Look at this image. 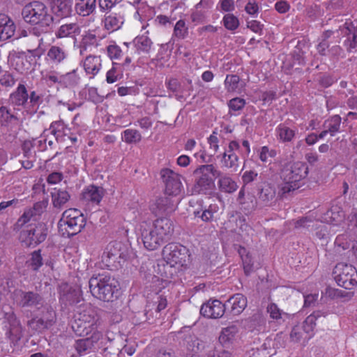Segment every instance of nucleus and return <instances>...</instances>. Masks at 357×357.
I'll list each match as a JSON object with an SVG mask.
<instances>
[{
	"mask_svg": "<svg viewBox=\"0 0 357 357\" xmlns=\"http://www.w3.org/2000/svg\"><path fill=\"white\" fill-rule=\"evenodd\" d=\"M258 174L254 170L245 171L242 176V181L245 185L256 180Z\"/></svg>",
	"mask_w": 357,
	"mask_h": 357,
	"instance_id": "774afa93",
	"label": "nucleus"
},
{
	"mask_svg": "<svg viewBox=\"0 0 357 357\" xmlns=\"http://www.w3.org/2000/svg\"><path fill=\"white\" fill-rule=\"evenodd\" d=\"M220 162L223 167L236 172L239 166V158L236 154L223 153L220 155Z\"/></svg>",
	"mask_w": 357,
	"mask_h": 357,
	"instance_id": "a19ab883",
	"label": "nucleus"
},
{
	"mask_svg": "<svg viewBox=\"0 0 357 357\" xmlns=\"http://www.w3.org/2000/svg\"><path fill=\"white\" fill-rule=\"evenodd\" d=\"M252 326L254 327L261 326L264 324L265 320L261 312H257L252 315L250 318Z\"/></svg>",
	"mask_w": 357,
	"mask_h": 357,
	"instance_id": "338daca9",
	"label": "nucleus"
},
{
	"mask_svg": "<svg viewBox=\"0 0 357 357\" xmlns=\"http://www.w3.org/2000/svg\"><path fill=\"white\" fill-rule=\"evenodd\" d=\"M107 53L112 60H120L123 56V52L119 46L111 44L107 47Z\"/></svg>",
	"mask_w": 357,
	"mask_h": 357,
	"instance_id": "13d9d810",
	"label": "nucleus"
},
{
	"mask_svg": "<svg viewBox=\"0 0 357 357\" xmlns=\"http://www.w3.org/2000/svg\"><path fill=\"white\" fill-rule=\"evenodd\" d=\"M195 182L191 189L192 195L209 194L215 187L214 180L210 175L216 178L220 176V170L213 165H202L193 172Z\"/></svg>",
	"mask_w": 357,
	"mask_h": 357,
	"instance_id": "39448f33",
	"label": "nucleus"
},
{
	"mask_svg": "<svg viewBox=\"0 0 357 357\" xmlns=\"http://www.w3.org/2000/svg\"><path fill=\"white\" fill-rule=\"evenodd\" d=\"M66 127L62 121H54L51 123L50 127V132L55 137L56 139L66 135Z\"/></svg>",
	"mask_w": 357,
	"mask_h": 357,
	"instance_id": "3c124183",
	"label": "nucleus"
},
{
	"mask_svg": "<svg viewBox=\"0 0 357 357\" xmlns=\"http://www.w3.org/2000/svg\"><path fill=\"white\" fill-rule=\"evenodd\" d=\"M227 313L225 303L218 300L208 301L204 303L200 308V314L208 318L217 319Z\"/></svg>",
	"mask_w": 357,
	"mask_h": 357,
	"instance_id": "f3484780",
	"label": "nucleus"
},
{
	"mask_svg": "<svg viewBox=\"0 0 357 357\" xmlns=\"http://www.w3.org/2000/svg\"><path fill=\"white\" fill-rule=\"evenodd\" d=\"M89 286L91 294L100 301L109 302L117 296L119 282L108 273L93 274L89 280Z\"/></svg>",
	"mask_w": 357,
	"mask_h": 357,
	"instance_id": "f03ea898",
	"label": "nucleus"
},
{
	"mask_svg": "<svg viewBox=\"0 0 357 357\" xmlns=\"http://www.w3.org/2000/svg\"><path fill=\"white\" fill-rule=\"evenodd\" d=\"M167 89L174 93L177 100H181L185 96V86H183L176 79L171 78L167 82Z\"/></svg>",
	"mask_w": 357,
	"mask_h": 357,
	"instance_id": "37998d69",
	"label": "nucleus"
},
{
	"mask_svg": "<svg viewBox=\"0 0 357 357\" xmlns=\"http://www.w3.org/2000/svg\"><path fill=\"white\" fill-rule=\"evenodd\" d=\"M275 135L280 142H291L296 136V130L289 128L286 123H280L275 128Z\"/></svg>",
	"mask_w": 357,
	"mask_h": 357,
	"instance_id": "7c9ffc66",
	"label": "nucleus"
},
{
	"mask_svg": "<svg viewBox=\"0 0 357 357\" xmlns=\"http://www.w3.org/2000/svg\"><path fill=\"white\" fill-rule=\"evenodd\" d=\"M216 178H218V189L222 192L231 194L238 189V185L235 181L221 171H220V176H217Z\"/></svg>",
	"mask_w": 357,
	"mask_h": 357,
	"instance_id": "bb28decb",
	"label": "nucleus"
},
{
	"mask_svg": "<svg viewBox=\"0 0 357 357\" xmlns=\"http://www.w3.org/2000/svg\"><path fill=\"white\" fill-rule=\"evenodd\" d=\"M105 193L101 186L90 185L86 187L82 193V199L92 204H99Z\"/></svg>",
	"mask_w": 357,
	"mask_h": 357,
	"instance_id": "412c9836",
	"label": "nucleus"
},
{
	"mask_svg": "<svg viewBox=\"0 0 357 357\" xmlns=\"http://www.w3.org/2000/svg\"><path fill=\"white\" fill-rule=\"evenodd\" d=\"M140 231L143 244L149 250H157L165 243L154 229L151 226H149L146 222L141 224Z\"/></svg>",
	"mask_w": 357,
	"mask_h": 357,
	"instance_id": "4468645a",
	"label": "nucleus"
},
{
	"mask_svg": "<svg viewBox=\"0 0 357 357\" xmlns=\"http://www.w3.org/2000/svg\"><path fill=\"white\" fill-rule=\"evenodd\" d=\"M73 2L52 0V10L59 17L64 18L71 15Z\"/></svg>",
	"mask_w": 357,
	"mask_h": 357,
	"instance_id": "c85d7f7f",
	"label": "nucleus"
},
{
	"mask_svg": "<svg viewBox=\"0 0 357 357\" xmlns=\"http://www.w3.org/2000/svg\"><path fill=\"white\" fill-rule=\"evenodd\" d=\"M13 299L17 307L29 310H39L45 303L43 296L35 291L16 289L13 294Z\"/></svg>",
	"mask_w": 357,
	"mask_h": 357,
	"instance_id": "6e6552de",
	"label": "nucleus"
},
{
	"mask_svg": "<svg viewBox=\"0 0 357 357\" xmlns=\"http://www.w3.org/2000/svg\"><path fill=\"white\" fill-rule=\"evenodd\" d=\"M160 174L165 185V194L176 196L181 192L183 185L179 174L167 168L161 169Z\"/></svg>",
	"mask_w": 357,
	"mask_h": 357,
	"instance_id": "f8f14e48",
	"label": "nucleus"
},
{
	"mask_svg": "<svg viewBox=\"0 0 357 357\" xmlns=\"http://www.w3.org/2000/svg\"><path fill=\"white\" fill-rule=\"evenodd\" d=\"M86 218L80 211L76 208L66 210L58 222L59 231L63 236H73L84 229Z\"/></svg>",
	"mask_w": 357,
	"mask_h": 357,
	"instance_id": "423d86ee",
	"label": "nucleus"
},
{
	"mask_svg": "<svg viewBox=\"0 0 357 357\" xmlns=\"http://www.w3.org/2000/svg\"><path fill=\"white\" fill-rule=\"evenodd\" d=\"M245 104V100L243 98H234L231 99L228 102L229 113L231 112H236L242 110L244 108Z\"/></svg>",
	"mask_w": 357,
	"mask_h": 357,
	"instance_id": "4d7b16f0",
	"label": "nucleus"
},
{
	"mask_svg": "<svg viewBox=\"0 0 357 357\" xmlns=\"http://www.w3.org/2000/svg\"><path fill=\"white\" fill-rule=\"evenodd\" d=\"M151 227L165 242L169 239L174 231L172 222L167 218L156 219Z\"/></svg>",
	"mask_w": 357,
	"mask_h": 357,
	"instance_id": "4be33fe9",
	"label": "nucleus"
},
{
	"mask_svg": "<svg viewBox=\"0 0 357 357\" xmlns=\"http://www.w3.org/2000/svg\"><path fill=\"white\" fill-rule=\"evenodd\" d=\"M124 8L106 13L104 20V27L110 32L119 30L124 22Z\"/></svg>",
	"mask_w": 357,
	"mask_h": 357,
	"instance_id": "a211bd4d",
	"label": "nucleus"
},
{
	"mask_svg": "<svg viewBox=\"0 0 357 357\" xmlns=\"http://www.w3.org/2000/svg\"><path fill=\"white\" fill-rule=\"evenodd\" d=\"M52 202L54 208L62 209L70 199L69 192L63 189L54 188L51 192Z\"/></svg>",
	"mask_w": 357,
	"mask_h": 357,
	"instance_id": "cd10ccee",
	"label": "nucleus"
},
{
	"mask_svg": "<svg viewBox=\"0 0 357 357\" xmlns=\"http://www.w3.org/2000/svg\"><path fill=\"white\" fill-rule=\"evenodd\" d=\"M101 310L91 305L85 307L77 314L86 324L96 329L101 324L100 313Z\"/></svg>",
	"mask_w": 357,
	"mask_h": 357,
	"instance_id": "aec40b11",
	"label": "nucleus"
},
{
	"mask_svg": "<svg viewBox=\"0 0 357 357\" xmlns=\"http://www.w3.org/2000/svg\"><path fill=\"white\" fill-rule=\"evenodd\" d=\"M275 197V189L269 185H266L261 188L259 194V199L263 202L266 205L271 204Z\"/></svg>",
	"mask_w": 357,
	"mask_h": 357,
	"instance_id": "de8ad7c7",
	"label": "nucleus"
},
{
	"mask_svg": "<svg viewBox=\"0 0 357 357\" xmlns=\"http://www.w3.org/2000/svg\"><path fill=\"white\" fill-rule=\"evenodd\" d=\"M97 0H78L75 3L76 13L83 17L93 14L96 9Z\"/></svg>",
	"mask_w": 357,
	"mask_h": 357,
	"instance_id": "473e14b6",
	"label": "nucleus"
},
{
	"mask_svg": "<svg viewBox=\"0 0 357 357\" xmlns=\"http://www.w3.org/2000/svg\"><path fill=\"white\" fill-rule=\"evenodd\" d=\"M333 275L337 284L346 289L357 285V271L351 264L338 263L333 268Z\"/></svg>",
	"mask_w": 357,
	"mask_h": 357,
	"instance_id": "9d476101",
	"label": "nucleus"
},
{
	"mask_svg": "<svg viewBox=\"0 0 357 357\" xmlns=\"http://www.w3.org/2000/svg\"><path fill=\"white\" fill-rule=\"evenodd\" d=\"M16 25L14 21L7 15L0 14V41H6L11 38L15 32Z\"/></svg>",
	"mask_w": 357,
	"mask_h": 357,
	"instance_id": "b1692460",
	"label": "nucleus"
},
{
	"mask_svg": "<svg viewBox=\"0 0 357 357\" xmlns=\"http://www.w3.org/2000/svg\"><path fill=\"white\" fill-rule=\"evenodd\" d=\"M28 267L33 271H38L43 264L40 250H35L31 254V258L26 261Z\"/></svg>",
	"mask_w": 357,
	"mask_h": 357,
	"instance_id": "49530a36",
	"label": "nucleus"
},
{
	"mask_svg": "<svg viewBox=\"0 0 357 357\" xmlns=\"http://www.w3.org/2000/svg\"><path fill=\"white\" fill-rule=\"evenodd\" d=\"M100 56L89 55L83 61V67L86 74L91 75L93 77L98 73L102 63Z\"/></svg>",
	"mask_w": 357,
	"mask_h": 357,
	"instance_id": "c756f323",
	"label": "nucleus"
},
{
	"mask_svg": "<svg viewBox=\"0 0 357 357\" xmlns=\"http://www.w3.org/2000/svg\"><path fill=\"white\" fill-rule=\"evenodd\" d=\"M100 40L99 37L91 32L86 33L82 40L80 53L82 54L83 50L93 52L94 49L100 45Z\"/></svg>",
	"mask_w": 357,
	"mask_h": 357,
	"instance_id": "c9c22d12",
	"label": "nucleus"
},
{
	"mask_svg": "<svg viewBox=\"0 0 357 357\" xmlns=\"http://www.w3.org/2000/svg\"><path fill=\"white\" fill-rule=\"evenodd\" d=\"M243 265L245 275H248L251 272L253 271V263L252 258L250 255H245L243 257Z\"/></svg>",
	"mask_w": 357,
	"mask_h": 357,
	"instance_id": "69168bd1",
	"label": "nucleus"
},
{
	"mask_svg": "<svg viewBox=\"0 0 357 357\" xmlns=\"http://www.w3.org/2000/svg\"><path fill=\"white\" fill-rule=\"evenodd\" d=\"M341 123V117L339 115H333L324 122L323 128L333 137L340 132Z\"/></svg>",
	"mask_w": 357,
	"mask_h": 357,
	"instance_id": "4c0bfd02",
	"label": "nucleus"
},
{
	"mask_svg": "<svg viewBox=\"0 0 357 357\" xmlns=\"http://www.w3.org/2000/svg\"><path fill=\"white\" fill-rule=\"evenodd\" d=\"M80 27L77 23H70L61 25L56 31V38H62L66 37L74 38L80 33Z\"/></svg>",
	"mask_w": 357,
	"mask_h": 357,
	"instance_id": "f704fd0d",
	"label": "nucleus"
},
{
	"mask_svg": "<svg viewBox=\"0 0 357 357\" xmlns=\"http://www.w3.org/2000/svg\"><path fill=\"white\" fill-rule=\"evenodd\" d=\"M8 321L10 323V328L6 333V335L12 342H17L22 337V327L20 321L13 313L9 315Z\"/></svg>",
	"mask_w": 357,
	"mask_h": 357,
	"instance_id": "a878e982",
	"label": "nucleus"
},
{
	"mask_svg": "<svg viewBox=\"0 0 357 357\" xmlns=\"http://www.w3.org/2000/svg\"><path fill=\"white\" fill-rule=\"evenodd\" d=\"M121 0H98L100 10L106 13L123 8L120 2Z\"/></svg>",
	"mask_w": 357,
	"mask_h": 357,
	"instance_id": "c03bdc74",
	"label": "nucleus"
},
{
	"mask_svg": "<svg viewBox=\"0 0 357 357\" xmlns=\"http://www.w3.org/2000/svg\"><path fill=\"white\" fill-rule=\"evenodd\" d=\"M131 248L128 243L121 241L109 243L102 256V262L110 270L121 268L129 259Z\"/></svg>",
	"mask_w": 357,
	"mask_h": 357,
	"instance_id": "20e7f679",
	"label": "nucleus"
},
{
	"mask_svg": "<svg viewBox=\"0 0 357 357\" xmlns=\"http://www.w3.org/2000/svg\"><path fill=\"white\" fill-rule=\"evenodd\" d=\"M238 331V327L235 324H231L222 328L218 340L222 347L229 349L233 347L236 340Z\"/></svg>",
	"mask_w": 357,
	"mask_h": 357,
	"instance_id": "5701e85b",
	"label": "nucleus"
},
{
	"mask_svg": "<svg viewBox=\"0 0 357 357\" xmlns=\"http://www.w3.org/2000/svg\"><path fill=\"white\" fill-rule=\"evenodd\" d=\"M188 33V29L185 27V23L183 20H178L174 26V34L178 38H184Z\"/></svg>",
	"mask_w": 357,
	"mask_h": 357,
	"instance_id": "bf43d9fd",
	"label": "nucleus"
},
{
	"mask_svg": "<svg viewBox=\"0 0 357 357\" xmlns=\"http://www.w3.org/2000/svg\"><path fill=\"white\" fill-rule=\"evenodd\" d=\"M32 211L26 210L24 212L23 215L17 220L15 224L14 229H20L25 224L29 222L32 217H33Z\"/></svg>",
	"mask_w": 357,
	"mask_h": 357,
	"instance_id": "e2e57ef3",
	"label": "nucleus"
},
{
	"mask_svg": "<svg viewBox=\"0 0 357 357\" xmlns=\"http://www.w3.org/2000/svg\"><path fill=\"white\" fill-rule=\"evenodd\" d=\"M22 15L26 22L36 25L33 29L34 35L39 36L50 31L53 17L43 3L34 1L26 4L22 9Z\"/></svg>",
	"mask_w": 357,
	"mask_h": 357,
	"instance_id": "f257e3e1",
	"label": "nucleus"
},
{
	"mask_svg": "<svg viewBox=\"0 0 357 357\" xmlns=\"http://www.w3.org/2000/svg\"><path fill=\"white\" fill-rule=\"evenodd\" d=\"M16 82L14 75L9 71H4L0 77V85L5 88L13 87Z\"/></svg>",
	"mask_w": 357,
	"mask_h": 357,
	"instance_id": "6e6d98bb",
	"label": "nucleus"
},
{
	"mask_svg": "<svg viewBox=\"0 0 357 357\" xmlns=\"http://www.w3.org/2000/svg\"><path fill=\"white\" fill-rule=\"evenodd\" d=\"M72 328L79 336L87 335L95 330L89 324H86L82 321L77 314L75 315V319L72 323Z\"/></svg>",
	"mask_w": 357,
	"mask_h": 357,
	"instance_id": "e433bc0d",
	"label": "nucleus"
},
{
	"mask_svg": "<svg viewBox=\"0 0 357 357\" xmlns=\"http://www.w3.org/2000/svg\"><path fill=\"white\" fill-rule=\"evenodd\" d=\"M224 26L230 31L236 30L239 26L238 19L233 14H227L223 17Z\"/></svg>",
	"mask_w": 357,
	"mask_h": 357,
	"instance_id": "864d4df0",
	"label": "nucleus"
},
{
	"mask_svg": "<svg viewBox=\"0 0 357 357\" xmlns=\"http://www.w3.org/2000/svg\"><path fill=\"white\" fill-rule=\"evenodd\" d=\"M47 230L44 222L31 225L20 232V241L26 248L35 247L46 239Z\"/></svg>",
	"mask_w": 357,
	"mask_h": 357,
	"instance_id": "1a4fd4ad",
	"label": "nucleus"
},
{
	"mask_svg": "<svg viewBox=\"0 0 357 357\" xmlns=\"http://www.w3.org/2000/svg\"><path fill=\"white\" fill-rule=\"evenodd\" d=\"M112 64V68L107 73L106 75V80L109 84L116 82L121 76V70L119 69V63L113 61Z\"/></svg>",
	"mask_w": 357,
	"mask_h": 357,
	"instance_id": "603ef678",
	"label": "nucleus"
},
{
	"mask_svg": "<svg viewBox=\"0 0 357 357\" xmlns=\"http://www.w3.org/2000/svg\"><path fill=\"white\" fill-rule=\"evenodd\" d=\"M219 207L217 204H210L208 207L202 208L200 211H195V217L200 218L204 222H210L213 219V215L218 212Z\"/></svg>",
	"mask_w": 357,
	"mask_h": 357,
	"instance_id": "79ce46f5",
	"label": "nucleus"
},
{
	"mask_svg": "<svg viewBox=\"0 0 357 357\" xmlns=\"http://www.w3.org/2000/svg\"><path fill=\"white\" fill-rule=\"evenodd\" d=\"M123 139L127 144H136L141 141L142 135L137 130L127 129L123 132Z\"/></svg>",
	"mask_w": 357,
	"mask_h": 357,
	"instance_id": "09e8293b",
	"label": "nucleus"
},
{
	"mask_svg": "<svg viewBox=\"0 0 357 357\" xmlns=\"http://www.w3.org/2000/svg\"><path fill=\"white\" fill-rule=\"evenodd\" d=\"M28 106L26 107V115L33 116L37 113V110L41 103V97L36 91H32L29 93H28Z\"/></svg>",
	"mask_w": 357,
	"mask_h": 357,
	"instance_id": "58836bf2",
	"label": "nucleus"
},
{
	"mask_svg": "<svg viewBox=\"0 0 357 357\" xmlns=\"http://www.w3.org/2000/svg\"><path fill=\"white\" fill-rule=\"evenodd\" d=\"M308 174V167L303 162H289L286 163L281 170L283 183L280 191L282 195L294 192L301 186V181Z\"/></svg>",
	"mask_w": 357,
	"mask_h": 357,
	"instance_id": "7ed1b4c3",
	"label": "nucleus"
},
{
	"mask_svg": "<svg viewBox=\"0 0 357 357\" xmlns=\"http://www.w3.org/2000/svg\"><path fill=\"white\" fill-rule=\"evenodd\" d=\"M267 312L270 314V317L272 319L276 320L282 319L283 315H287V314L282 312L275 303H271L268 305Z\"/></svg>",
	"mask_w": 357,
	"mask_h": 357,
	"instance_id": "052dcab7",
	"label": "nucleus"
},
{
	"mask_svg": "<svg viewBox=\"0 0 357 357\" xmlns=\"http://www.w3.org/2000/svg\"><path fill=\"white\" fill-rule=\"evenodd\" d=\"M67 50L57 45H52L47 51V56L49 60L55 65H58L63 62L68 57Z\"/></svg>",
	"mask_w": 357,
	"mask_h": 357,
	"instance_id": "2f4dec72",
	"label": "nucleus"
},
{
	"mask_svg": "<svg viewBox=\"0 0 357 357\" xmlns=\"http://www.w3.org/2000/svg\"><path fill=\"white\" fill-rule=\"evenodd\" d=\"M328 315V312L317 310L313 312L311 314L306 317L302 325L295 326L290 333V339L294 342H298L301 340H308L312 335L316 322L321 318H325Z\"/></svg>",
	"mask_w": 357,
	"mask_h": 357,
	"instance_id": "0eeeda50",
	"label": "nucleus"
},
{
	"mask_svg": "<svg viewBox=\"0 0 357 357\" xmlns=\"http://www.w3.org/2000/svg\"><path fill=\"white\" fill-rule=\"evenodd\" d=\"M17 111L6 105L0 107V126L3 128H8L13 123L20 121L16 113Z\"/></svg>",
	"mask_w": 357,
	"mask_h": 357,
	"instance_id": "393cba45",
	"label": "nucleus"
},
{
	"mask_svg": "<svg viewBox=\"0 0 357 357\" xmlns=\"http://www.w3.org/2000/svg\"><path fill=\"white\" fill-rule=\"evenodd\" d=\"M291 56L293 58L294 64H298L300 66L305 64V52L301 49L296 47V49L293 51Z\"/></svg>",
	"mask_w": 357,
	"mask_h": 357,
	"instance_id": "0e129e2a",
	"label": "nucleus"
},
{
	"mask_svg": "<svg viewBox=\"0 0 357 357\" xmlns=\"http://www.w3.org/2000/svg\"><path fill=\"white\" fill-rule=\"evenodd\" d=\"M138 54H149L153 46V42L147 36L142 35L137 36L132 41Z\"/></svg>",
	"mask_w": 357,
	"mask_h": 357,
	"instance_id": "72a5a7b5",
	"label": "nucleus"
},
{
	"mask_svg": "<svg viewBox=\"0 0 357 357\" xmlns=\"http://www.w3.org/2000/svg\"><path fill=\"white\" fill-rule=\"evenodd\" d=\"M345 202L344 198L340 197L333 200L329 210H328L323 215L322 219L324 222L338 225L344 220L345 212L344 206Z\"/></svg>",
	"mask_w": 357,
	"mask_h": 357,
	"instance_id": "ddd939ff",
	"label": "nucleus"
},
{
	"mask_svg": "<svg viewBox=\"0 0 357 357\" xmlns=\"http://www.w3.org/2000/svg\"><path fill=\"white\" fill-rule=\"evenodd\" d=\"M8 102L14 111H20L24 109L22 114H26V107L28 106V91L24 84L20 83L16 89L9 95Z\"/></svg>",
	"mask_w": 357,
	"mask_h": 357,
	"instance_id": "2eb2a0df",
	"label": "nucleus"
},
{
	"mask_svg": "<svg viewBox=\"0 0 357 357\" xmlns=\"http://www.w3.org/2000/svg\"><path fill=\"white\" fill-rule=\"evenodd\" d=\"M53 319L45 320L44 318L35 317L28 321L27 325L32 329L41 331L52 326Z\"/></svg>",
	"mask_w": 357,
	"mask_h": 357,
	"instance_id": "a18cd8bd",
	"label": "nucleus"
},
{
	"mask_svg": "<svg viewBox=\"0 0 357 357\" xmlns=\"http://www.w3.org/2000/svg\"><path fill=\"white\" fill-rule=\"evenodd\" d=\"M80 79L77 69H74L70 72L61 75V86L66 88H74L78 86Z\"/></svg>",
	"mask_w": 357,
	"mask_h": 357,
	"instance_id": "ea45409f",
	"label": "nucleus"
},
{
	"mask_svg": "<svg viewBox=\"0 0 357 357\" xmlns=\"http://www.w3.org/2000/svg\"><path fill=\"white\" fill-rule=\"evenodd\" d=\"M241 1H248L245 6V10L250 15H255L259 12V6L255 0H237L236 2L240 4Z\"/></svg>",
	"mask_w": 357,
	"mask_h": 357,
	"instance_id": "680f3d73",
	"label": "nucleus"
},
{
	"mask_svg": "<svg viewBox=\"0 0 357 357\" xmlns=\"http://www.w3.org/2000/svg\"><path fill=\"white\" fill-rule=\"evenodd\" d=\"M75 348L76 351L82 355V354L90 351L93 349L91 342L86 338L77 340L75 343Z\"/></svg>",
	"mask_w": 357,
	"mask_h": 357,
	"instance_id": "5fc2aeb1",
	"label": "nucleus"
},
{
	"mask_svg": "<svg viewBox=\"0 0 357 357\" xmlns=\"http://www.w3.org/2000/svg\"><path fill=\"white\" fill-rule=\"evenodd\" d=\"M247 298L242 294L232 295L225 302L227 314L237 316L241 314L247 307Z\"/></svg>",
	"mask_w": 357,
	"mask_h": 357,
	"instance_id": "dca6fc26",
	"label": "nucleus"
},
{
	"mask_svg": "<svg viewBox=\"0 0 357 357\" xmlns=\"http://www.w3.org/2000/svg\"><path fill=\"white\" fill-rule=\"evenodd\" d=\"M164 259L171 267L178 265L183 267L186 265L187 260L190 257L188 250L186 247L179 243H169L162 250Z\"/></svg>",
	"mask_w": 357,
	"mask_h": 357,
	"instance_id": "9b49d317",
	"label": "nucleus"
},
{
	"mask_svg": "<svg viewBox=\"0 0 357 357\" xmlns=\"http://www.w3.org/2000/svg\"><path fill=\"white\" fill-rule=\"evenodd\" d=\"M176 208V201L169 197H162L157 199L155 203L151 206V211L155 214L168 215Z\"/></svg>",
	"mask_w": 357,
	"mask_h": 357,
	"instance_id": "6ab92c4d",
	"label": "nucleus"
},
{
	"mask_svg": "<svg viewBox=\"0 0 357 357\" xmlns=\"http://www.w3.org/2000/svg\"><path fill=\"white\" fill-rule=\"evenodd\" d=\"M240 77L237 75H227L225 80V89L228 92H234L238 89Z\"/></svg>",
	"mask_w": 357,
	"mask_h": 357,
	"instance_id": "8fccbe9b",
	"label": "nucleus"
}]
</instances>
